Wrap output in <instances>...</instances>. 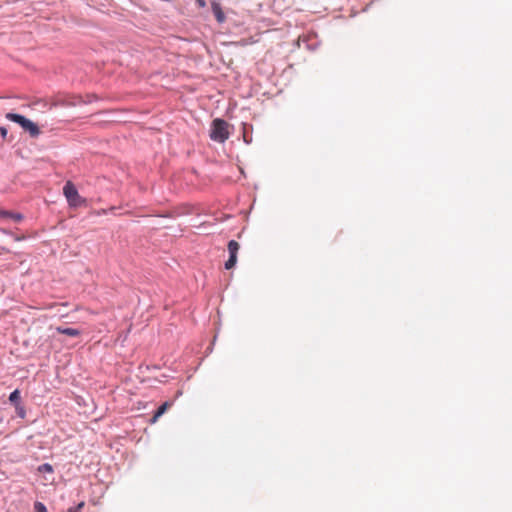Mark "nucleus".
I'll return each mask as SVG.
<instances>
[{"instance_id": "obj_1", "label": "nucleus", "mask_w": 512, "mask_h": 512, "mask_svg": "<svg viewBox=\"0 0 512 512\" xmlns=\"http://www.w3.org/2000/svg\"><path fill=\"white\" fill-rule=\"evenodd\" d=\"M210 137L212 140L220 143L226 141L229 137L227 122L222 119L213 120Z\"/></svg>"}, {"instance_id": "obj_2", "label": "nucleus", "mask_w": 512, "mask_h": 512, "mask_svg": "<svg viewBox=\"0 0 512 512\" xmlns=\"http://www.w3.org/2000/svg\"><path fill=\"white\" fill-rule=\"evenodd\" d=\"M63 194L71 207H79L86 203V200L80 196L75 185L71 181H67L65 183L63 187Z\"/></svg>"}, {"instance_id": "obj_3", "label": "nucleus", "mask_w": 512, "mask_h": 512, "mask_svg": "<svg viewBox=\"0 0 512 512\" xmlns=\"http://www.w3.org/2000/svg\"><path fill=\"white\" fill-rule=\"evenodd\" d=\"M6 118L18 123L24 130L28 131L32 137H37L40 134V130L37 125L20 114L7 113Z\"/></svg>"}, {"instance_id": "obj_4", "label": "nucleus", "mask_w": 512, "mask_h": 512, "mask_svg": "<svg viewBox=\"0 0 512 512\" xmlns=\"http://www.w3.org/2000/svg\"><path fill=\"white\" fill-rule=\"evenodd\" d=\"M227 247H228V252H229V258L225 262V268L227 270H230V269H232L236 265L237 254H238V251L240 249V245H239V243L237 241L231 240V241H229Z\"/></svg>"}, {"instance_id": "obj_5", "label": "nucleus", "mask_w": 512, "mask_h": 512, "mask_svg": "<svg viewBox=\"0 0 512 512\" xmlns=\"http://www.w3.org/2000/svg\"><path fill=\"white\" fill-rule=\"evenodd\" d=\"M172 406V402H164L155 412L151 419V423H156L157 420Z\"/></svg>"}, {"instance_id": "obj_6", "label": "nucleus", "mask_w": 512, "mask_h": 512, "mask_svg": "<svg viewBox=\"0 0 512 512\" xmlns=\"http://www.w3.org/2000/svg\"><path fill=\"white\" fill-rule=\"evenodd\" d=\"M212 11L219 23H223L225 21V14L219 3H212Z\"/></svg>"}, {"instance_id": "obj_7", "label": "nucleus", "mask_w": 512, "mask_h": 512, "mask_svg": "<svg viewBox=\"0 0 512 512\" xmlns=\"http://www.w3.org/2000/svg\"><path fill=\"white\" fill-rule=\"evenodd\" d=\"M0 216L2 218H11L12 220L16 222H20L23 219V215L20 213H14L11 211L6 210H0Z\"/></svg>"}, {"instance_id": "obj_8", "label": "nucleus", "mask_w": 512, "mask_h": 512, "mask_svg": "<svg viewBox=\"0 0 512 512\" xmlns=\"http://www.w3.org/2000/svg\"><path fill=\"white\" fill-rule=\"evenodd\" d=\"M56 330L58 333L65 334L70 337H77L80 335V331L78 329H74V328L57 327Z\"/></svg>"}, {"instance_id": "obj_9", "label": "nucleus", "mask_w": 512, "mask_h": 512, "mask_svg": "<svg viewBox=\"0 0 512 512\" xmlns=\"http://www.w3.org/2000/svg\"><path fill=\"white\" fill-rule=\"evenodd\" d=\"M9 401L13 404L16 405V407L19 405L20 403V391L18 389L14 390L10 396H9Z\"/></svg>"}, {"instance_id": "obj_10", "label": "nucleus", "mask_w": 512, "mask_h": 512, "mask_svg": "<svg viewBox=\"0 0 512 512\" xmlns=\"http://www.w3.org/2000/svg\"><path fill=\"white\" fill-rule=\"evenodd\" d=\"M38 471L40 473H52L53 467L48 463H44L38 467Z\"/></svg>"}, {"instance_id": "obj_11", "label": "nucleus", "mask_w": 512, "mask_h": 512, "mask_svg": "<svg viewBox=\"0 0 512 512\" xmlns=\"http://www.w3.org/2000/svg\"><path fill=\"white\" fill-rule=\"evenodd\" d=\"M34 512H48V510L42 502H35L34 503Z\"/></svg>"}, {"instance_id": "obj_12", "label": "nucleus", "mask_w": 512, "mask_h": 512, "mask_svg": "<svg viewBox=\"0 0 512 512\" xmlns=\"http://www.w3.org/2000/svg\"><path fill=\"white\" fill-rule=\"evenodd\" d=\"M84 505H85L84 502H80L77 506L74 507V511L81 512L83 507H84Z\"/></svg>"}, {"instance_id": "obj_13", "label": "nucleus", "mask_w": 512, "mask_h": 512, "mask_svg": "<svg viewBox=\"0 0 512 512\" xmlns=\"http://www.w3.org/2000/svg\"><path fill=\"white\" fill-rule=\"evenodd\" d=\"M0 133H1V136H2L3 138H5V137H6V135H7V129H6L5 127H1V128H0Z\"/></svg>"}, {"instance_id": "obj_14", "label": "nucleus", "mask_w": 512, "mask_h": 512, "mask_svg": "<svg viewBox=\"0 0 512 512\" xmlns=\"http://www.w3.org/2000/svg\"><path fill=\"white\" fill-rule=\"evenodd\" d=\"M24 239H25V236H16V237H15V240H16V241H22V240H24Z\"/></svg>"}, {"instance_id": "obj_15", "label": "nucleus", "mask_w": 512, "mask_h": 512, "mask_svg": "<svg viewBox=\"0 0 512 512\" xmlns=\"http://www.w3.org/2000/svg\"><path fill=\"white\" fill-rule=\"evenodd\" d=\"M198 2H199V4H200L201 6H204V5H205V2H204L203 0H198Z\"/></svg>"}, {"instance_id": "obj_16", "label": "nucleus", "mask_w": 512, "mask_h": 512, "mask_svg": "<svg viewBox=\"0 0 512 512\" xmlns=\"http://www.w3.org/2000/svg\"><path fill=\"white\" fill-rule=\"evenodd\" d=\"M19 415L23 417L24 416V412L20 411Z\"/></svg>"}]
</instances>
